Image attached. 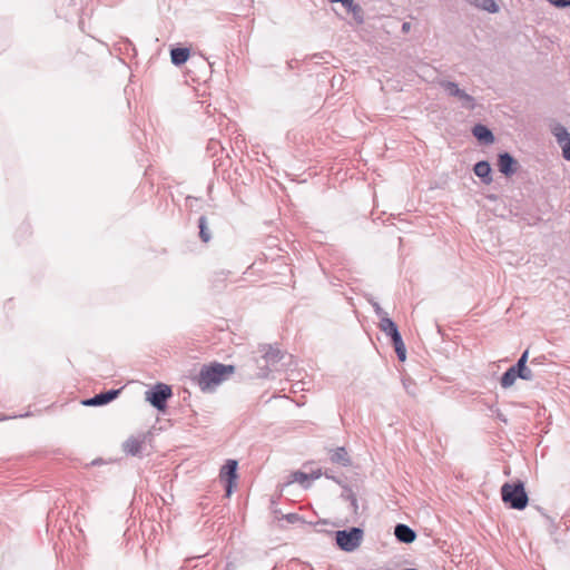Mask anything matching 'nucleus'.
<instances>
[{"label": "nucleus", "instance_id": "nucleus-1", "mask_svg": "<svg viewBox=\"0 0 570 570\" xmlns=\"http://www.w3.org/2000/svg\"><path fill=\"white\" fill-rule=\"evenodd\" d=\"M234 372L235 367L233 365L214 363L204 366L198 375V385L202 391H210L226 381Z\"/></svg>", "mask_w": 570, "mask_h": 570}, {"label": "nucleus", "instance_id": "nucleus-2", "mask_svg": "<svg viewBox=\"0 0 570 570\" xmlns=\"http://www.w3.org/2000/svg\"><path fill=\"white\" fill-rule=\"evenodd\" d=\"M502 501L514 510H523L528 505L529 498L521 481L504 483L501 487Z\"/></svg>", "mask_w": 570, "mask_h": 570}, {"label": "nucleus", "instance_id": "nucleus-3", "mask_svg": "<svg viewBox=\"0 0 570 570\" xmlns=\"http://www.w3.org/2000/svg\"><path fill=\"white\" fill-rule=\"evenodd\" d=\"M363 534L364 532L361 528L338 530L335 532V541L341 550L345 552H352L361 546Z\"/></svg>", "mask_w": 570, "mask_h": 570}, {"label": "nucleus", "instance_id": "nucleus-4", "mask_svg": "<svg viewBox=\"0 0 570 570\" xmlns=\"http://www.w3.org/2000/svg\"><path fill=\"white\" fill-rule=\"evenodd\" d=\"M170 386L166 384H157L151 391L146 392V400L158 410L166 407V401L171 396Z\"/></svg>", "mask_w": 570, "mask_h": 570}, {"label": "nucleus", "instance_id": "nucleus-5", "mask_svg": "<svg viewBox=\"0 0 570 570\" xmlns=\"http://www.w3.org/2000/svg\"><path fill=\"white\" fill-rule=\"evenodd\" d=\"M237 461L228 460L225 465L222 466L219 471V478L222 481L226 482V494L230 495L233 492V488L236 485L237 480Z\"/></svg>", "mask_w": 570, "mask_h": 570}, {"label": "nucleus", "instance_id": "nucleus-6", "mask_svg": "<svg viewBox=\"0 0 570 570\" xmlns=\"http://www.w3.org/2000/svg\"><path fill=\"white\" fill-rule=\"evenodd\" d=\"M498 167L500 173L507 177H510L518 171L519 163L509 153H502L498 156Z\"/></svg>", "mask_w": 570, "mask_h": 570}, {"label": "nucleus", "instance_id": "nucleus-7", "mask_svg": "<svg viewBox=\"0 0 570 570\" xmlns=\"http://www.w3.org/2000/svg\"><path fill=\"white\" fill-rule=\"evenodd\" d=\"M146 443H147L146 435L131 436L124 442L122 450L126 454L135 456V455H138L141 453Z\"/></svg>", "mask_w": 570, "mask_h": 570}, {"label": "nucleus", "instance_id": "nucleus-8", "mask_svg": "<svg viewBox=\"0 0 570 570\" xmlns=\"http://www.w3.org/2000/svg\"><path fill=\"white\" fill-rule=\"evenodd\" d=\"M321 476V472L316 471L313 473H305L302 471H295L291 473L289 478L287 479V485L293 482L299 483L303 488L307 489L311 485V482L318 479Z\"/></svg>", "mask_w": 570, "mask_h": 570}, {"label": "nucleus", "instance_id": "nucleus-9", "mask_svg": "<svg viewBox=\"0 0 570 570\" xmlns=\"http://www.w3.org/2000/svg\"><path fill=\"white\" fill-rule=\"evenodd\" d=\"M394 534L400 542L412 543L416 539V533L409 525L399 523L394 528Z\"/></svg>", "mask_w": 570, "mask_h": 570}, {"label": "nucleus", "instance_id": "nucleus-10", "mask_svg": "<svg viewBox=\"0 0 570 570\" xmlns=\"http://www.w3.org/2000/svg\"><path fill=\"white\" fill-rule=\"evenodd\" d=\"M119 392H120L119 390H111V391H108L105 393H100V394L94 396L92 399L83 401V404L88 405V406H97V405L107 404L110 401H112L114 399H116L117 395L119 394Z\"/></svg>", "mask_w": 570, "mask_h": 570}, {"label": "nucleus", "instance_id": "nucleus-11", "mask_svg": "<svg viewBox=\"0 0 570 570\" xmlns=\"http://www.w3.org/2000/svg\"><path fill=\"white\" fill-rule=\"evenodd\" d=\"M473 136L481 142L490 145L494 141L492 131L484 125L478 124L472 128Z\"/></svg>", "mask_w": 570, "mask_h": 570}, {"label": "nucleus", "instance_id": "nucleus-12", "mask_svg": "<svg viewBox=\"0 0 570 570\" xmlns=\"http://www.w3.org/2000/svg\"><path fill=\"white\" fill-rule=\"evenodd\" d=\"M473 171L484 184L488 185L492 181L491 166L487 160L476 163Z\"/></svg>", "mask_w": 570, "mask_h": 570}, {"label": "nucleus", "instance_id": "nucleus-13", "mask_svg": "<svg viewBox=\"0 0 570 570\" xmlns=\"http://www.w3.org/2000/svg\"><path fill=\"white\" fill-rule=\"evenodd\" d=\"M331 461L342 466L351 465V459L345 448H336L331 452Z\"/></svg>", "mask_w": 570, "mask_h": 570}, {"label": "nucleus", "instance_id": "nucleus-14", "mask_svg": "<svg viewBox=\"0 0 570 570\" xmlns=\"http://www.w3.org/2000/svg\"><path fill=\"white\" fill-rule=\"evenodd\" d=\"M439 85L449 97H454L456 99H460L461 95L464 94L465 91L461 89L459 85L454 81L441 80Z\"/></svg>", "mask_w": 570, "mask_h": 570}, {"label": "nucleus", "instance_id": "nucleus-15", "mask_svg": "<svg viewBox=\"0 0 570 570\" xmlns=\"http://www.w3.org/2000/svg\"><path fill=\"white\" fill-rule=\"evenodd\" d=\"M390 337L392 340L397 358L401 362H404L406 360V348H405L404 342L402 340L401 333L400 332L394 333Z\"/></svg>", "mask_w": 570, "mask_h": 570}, {"label": "nucleus", "instance_id": "nucleus-16", "mask_svg": "<svg viewBox=\"0 0 570 570\" xmlns=\"http://www.w3.org/2000/svg\"><path fill=\"white\" fill-rule=\"evenodd\" d=\"M190 56V51L187 48H175L170 51V58L174 65L180 66L185 63Z\"/></svg>", "mask_w": 570, "mask_h": 570}, {"label": "nucleus", "instance_id": "nucleus-17", "mask_svg": "<svg viewBox=\"0 0 570 570\" xmlns=\"http://www.w3.org/2000/svg\"><path fill=\"white\" fill-rule=\"evenodd\" d=\"M379 327L387 336H392L394 333L400 332L395 322L392 321L387 315L381 317Z\"/></svg>", "mask_w": 570, "mask_h": 570}, {"label": "nucleus", "instance_id": "nucleus-18", "mask_svg": "<svg viewBox=\"0 0 570 570\" xmlns=\"http://www.w3.org/2000/svg\"><path fill=\"white\" fill-rule=\"evenodd\" d=\"M518 377H519V375H517V371L511 366L501 376V380H500L501 386L503 389L511 387Z\"/></svg>", "mask_w": 570, "mask_h": 570}, {"label": "nucleus", "instance_id": "nucleus-19", "mask_svg": "<svg viewBox=\"0 0 570 570\" xmlns=\"http://www.w3.org/2000/svg\"><path fill=\"white\" fill-rule=\"evenodd\" d=\"M553 135L558 141V144L560 146H563L566 145L567 142L570 141V134L568 132V130L561 126V125H558L554 129H553Z\"/></svg>", "mask_w": 570, "mask_h": 570}, {"label": "nucleus", "instance_id": "nucleus-20", "mask_svg": "<svg viewBox=\"0 0 570 570\" xmlns=\"http://www.w3.org/2000/svg\"><path fill=\"white\" fill-rule=\"evenodd\" d=\"M342 498L350 501L351 508L354 514L358 513V503L355 493L351 488L344 487V491L342 493Z\"/></svg>", "mask_w": 570, "mask_h": 570}, {"label": "nucleus", "instance_id": "nucleus-21", "mask_svg": "<svg viewBox=\"0 0 570 570\" xmlns=\"http://www.w3.org/2000/svg\"><path fill=\"white\" fill-rule=\"evenodd\" d=\"M461 106L465 109L473 110L476 107L475 98L468 92L461 95L460 99Z\"/></svg>", "mask_w": 570, "mask_h": 570}, {"label": "nucleus", "instance_id": "nucleus-22", "mask_svg": "<svg viewBox=\"0 0 570 570\" xmlns=\"http://www.w3.org/2000/svg\"><path fill=\"white\" fill-rule=\"evenodd\" d=\"M199 236L204 243H208L210 239V233L207 228V220L205 217L199 218Z\"/></svg>", "mask_w": 570, "mask_h": 570}, {"label": "nucleus", "instance_id": "nucleus-23", "mask_svg": "<svg viewBox=\"0 0 570 570\" xmlns=\"http://www.w3.org/2000/svg\"><path fill=\"white\" fill-rule=\"evenodd\" d=\"M528 357H529V351H528V350H525V351L522 353L521 357L518 360L517 364H515V365H513L512 367H513L517 372H518V371H520V370H522V368L528 367V366H527Z\"/></svg>", "mask_w": 570, "mask_h": 570}, {"label": "nucleus", "instance_id": "nucleus-24", "mask_svg": "<svg viewBox=\"0 0 570 570\" xmlns=\"http://www.w3.org/2000/svg\"><path fill=\"white\" fill-rule=\"evenodd\" d=\"M517 375H519V379L524 381H532L534 379L533 372L530 367L522 368L517 372Z\"/></svg>", "mask_w": 570, "mask_h": 570}, {"label": "nucleus", "instance_id": "nucleus-25", "mask_svg": "<svg viewBox=\"0 0 570 570\" xmlns=\"http://www.w3.org/2000/svg\"><path fill=\"white\" fill-rule=\"evenodd\" d=\"M483 9L491 12V13H494V12H498L499 10V7L498 4L495 3L494 0H484L483 1Z\"/></svg>", "mask_w": 570, "mask_h": 570}, {"label": "nucleus", "instance_id": "nucleus-26", "mask_svg": "<svg viewBox=\"0 0 570 570\" xmlns=\"http://www.w3.org/2000/svg\"><path fill=\"white\" fill-rule=\"evenodd\" d=\"M551 6L556 8H568L570 7V0H547Z\"/></svg>", "mask_w": 570, "mask_h": 570}, {"label": "nucleus", "instance_id": "nucleus-27", "mask_svg": "<svg viewBox=\"0 0 570 570\" xmlns=\"http://www.w3.org/2000/svg\"><path fill=\"white\" fill-rule=\"evenodd\" d=\"M304 385H305V383L303 381H298V382L292 384L289 392L292 394L296 395L298 392L305 391Z\"/></svg>", "mask_w": 570, "mask_h": 570}, {"label": "nucleus", "instance_id": "nucleus-28", "mask_svg": "<svg viewBox=\"0 0 570 570\" xmlns=\"http://www.w3.org/2000/svg\"><path fill=\"white\" fill-rule=\"evenodd\" d=\"M272 509H273V514H274L275 520L282 521L284 515L282 513V510L277 507V504L272 502Z\"/></svg>", "mask_w": 570, "mask_h": 570}, {"label": "nucleus", "instance_id": "nucleus-29", "mask_svg": "<svg viewBox=\"0 0 570 570\" xmlns=\"http://www.w3.org/2000/svg\"><path fill=\"white\" fill-rule=\"evenodd\" d=\"M287 400H291L293 403H295L296 406H302L305 404V395H301L299 397H292L287 395Z\"/></svg>", "mask_w": 570, "mask_h": 570}, {"label": "nucleus", "instance_id": "nucleus-30", "mask_svg": "<svg viewBox=\"0 0 570 570\" xmlns=\"http://www.w3.org/2000/svg\"><path fill=\"white\" fill-rule=\"evenodd\" d=\"M563 157L570 161V141L561 146Z\"/></svg>", "mask_w": 570, "mask_h": 570}, {"label": "nucleus", "instance_id": "nucleus-31", "mask_svg": "<svg viewBox=\"0 0 570 570\" xmlns=\"http://www.w3.org/2000/svg\"><path fill=\"white\" fill-rule=\"evenodd\" d=\"M374 308H375V313H376V315H377L380 318H381L382 316H384V315H387L379 304H375V305H374Z\"/></svg>", "mask_w": 570, "mask_h": 570}, {"label": "nucleus", "instance_id": "nucleus-32", "mask_svg": "<svg viewBox=\"0 0 570 570\" xmlns=\"http://www.w3.org/2000/svg\"><path fill=\"white\" fill-rule=\"evenodd\" d=\"M296 520H298L297 514H295V513H287V522H288V523H293V522H295Z\"/></svg>", "mask_w": 570, "mask_h": 570}, {"label": "nucleus", "instance_id": "nucleus-33", "mask_svg": "<svg viewBox=\"0 0 570 570\" xmlns=\"http://www.w3.org/2000/svg\"><path fill=\"white\" fill-rule=\"evenodd\" d=\"M332 2H341L345 7H350L353 3V0H331Z\"/></svg>", "mask_w": 570, "mask_h": 570}, {"label": "nucleus", "instance_id": "nucleus-34", "mask_svg": "<svg viewBox=\"0 0 570 570\" xmlns=\"http://www.w3.org/2000/svg\"><path fill=\"white\" fill-rule=\"evenodd\" d=\"M410 28H411L410 22H404V23L402 24V30H403L404 32H407V31L410 30Z\"/></svg>", "mask_w": 570, "mask_h": 570}, {"label": "nucleus", "instance_id": "nucleus-35", "mask_svg": "<svg viewBox=\"0 0 570 570\" xmlns=\"http://www.w3.org/2000/svg\"><path fill=\"white\" fill-rule=\"evenodd\" d=\"M541 358L542 357H534L533 360H531V365H534V364H541Z\"/></svg>", "mask_w": 570, "mask_h": 570}, {"label": "nucleus", "instance_id": "nucleus-36", "mask_svg": "<svg viewBox=\"0 0 570 570\" xmlns=\"http://www.w3.org/2000/svg\"><path fill=\"white\" fill-rule=\"evenodd\" d=\"M371 570H387V569H385L383 567H379V568H374V569H371Z\"/></svg>", "mask_w": 570, "mask_h": 570}]
</instances>
